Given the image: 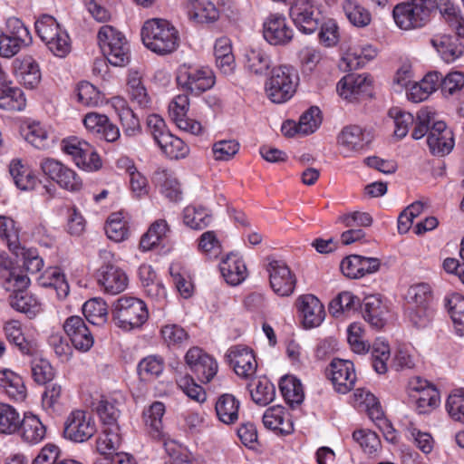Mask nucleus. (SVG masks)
<instances>
[{"instance_id": "7c9ffc66", "label": "nucleus", "mask_w": 464, "mask_h": 464, "mask_svg": "<svg viewBox=\"0 0 464 464\" xmlns=\"http://www.w3.org/2000/svg\"><path fill=\"white\" fill-rule=\"evenodd\" d=\"M26 104L24 92L8 84L5 78L0 81V108L8 111H22Z\"/></svg>"}, {"instance_id": "052dcab7", "label": "nucleus", "mask_w": 464, "mask_h": 464, "mask_svg": "<svg viewBox=\"0 0 464 464\" xmlns=\"http://www.w3.org/2000/svg\"><path fill=\"white\" fill-rule=\"evenodd\" d=\"M322 122L321 111L318 107H311L301 117L298 122L300 134L308 135L314 132Z\"/></svg>"}, {"instance_id": "de8ad7c7", "label": "nucleus", "mask_w": 464, "mask_h": 464, "mask_svg": "<svg viewBox=\"0 0 464 464\" xmlns=\"http://www.w3.org/2000/svg\"><path fill=\"white\" fill-rule=\"evenodd\" d=\"M21 418L11 405L0 402V433L14 434L19 429Z\"/></svg>"}, {"instance_id": "9d476101", "label": "nucleus", "mask_w": 464, "mask_h": 464, "mask_svg": "<svg viewBox=\"0 0 464 464\" xmlns=\"http://www.w3.org/2000/svg\"><path fill=\"white\" fill-rule=\"evenodd\" d=\"M101 258L104 261L98 271V282L103 288V291L111 295L123 292L128 285V276L126 273L111 263L113 254L107 250L100 252Z\"/></svg>"}, {"instance_id": "2eb2a0df", "label": "nucleus", "mask_w": 464, "mask_h": 464, "mask_svg": "<svg viewBox=\"0 0 464 464\" xmlns=\"http://www.w3.org/2000/svg\"><path fill=\"white\" fill-rule=\"evenodd\" d=\"M326 375L336 392L343 394L349 392L356 381L353 363L348 360L334 359L326 368Z\"/></svg>"}, {"instance_id": "412c9836", "label": "nucleus", "mask_w": 464, "mask_h": 464, "mask_svg": "<svg viewBox=\"0 0 464 464\" xmlns=\"http://www.w3.org/2000/svg\"><path fill=\"white\" fill-rule=\"evenodd\" d=\"M299 311L303 315V323L306 328L319 326L325 317L323 304L314 295H304L297 299Z\"/></svg>"}, {"instance_id": "473e14b6", "label": "nucleus", "mask_w": 464, "mask_h": 464, "mask_svg": "<svg viewBox=\"0 0 464 464\" xmlns=\"http://www.w3.org/2000/svg\"><path fill=\"white\" fill-rule=\"evenodd\" d=\"M16 75L22 84L28 89L35 88L41 81L38 63L30 56L24 57L15 67Z\"/></svg>"}, {"instance_id": "8fccbe9b", "label": "nucleus", "mask_w": 464, "mask_h": 464, "mask_svg": "<svg viewBox=\"0 0 464 464\" xmlns=\"http://www.w3.org/2000/svg\"><path fill=\"white\" fill-rule=\"evenodd\" d=\"M169 274L180 295L184 298L191 296L193 285L188 271L179 263H175L169 266Z\"/></svg>"}, {"instance_id": "393cba45", "label": "nucleus", "mask_w": 464, "mask_h": 464, "mask_svg": "<svg viewBox=\"0 0 464 464\" xmlns=\"http://www.w3.org/2000/svg\"><path fill=\"white\" fill-rule=\"evenodd\" d=\"M219 269L226 282L230 285L241 284L246 277V266L241 257L231 253L219 265Z\"/></svg>"}, {"instance_id": "39448f33", "label": "nucleus", "mask_w": 464, "mask_h": 464, "mask_svg": "<svg viewBox=\"0 0 464 464\" xmlns=\"http://www.w3.org/2000/svg\"><path fill=\"white\" fill-rule=\"evenodd\" d=\"M298 82L296 70L291 65L274 67L271 76L266 80L265 92L274 103H283L292 98Z\"/></svg>"}, {"instance_id": "864d4df0", "label": "nucleus", "mask_w": 464, "mask_h": 464, "mask_svg": "<svg viewBox=\"0 0 464 464\" xmlns=\"http://www.w3.org/2000/svg\"><path fill=\"white\" fill-rule=\"evenodd\" d=\"M102 52L107 61L113 66H124L130 60V49L127 40L118 44V45L105 47V50Z\"/></svg>"}, {"instance_id": "c9c22d12", "label": "nucleus", "mask_w": 464, "mask_h": 464, "mask_svg": "<svg viewBox=\"0 0 464 464\" xmlns=\"http://www.w3.org/2000/svg\"><path fill=\"white\" fill-rule=\"evenodd\" d=\"M165 413V406L160 401L153 402L148 410L143 412L146 426L149 432L154 439H160L163 436L162 417Z\"/></svg>"}, {"instance_id": "f3484780", "label": "nucleus", "mask_w": 464, "mask_h": 464, "mask_svg": "<svg viewBox=\"0 0 464 464\" xmlns=\"http://www.w3.org/2000/svg\"><path fill=\"white\" fill-rule=\"evenodd\" d=\"M372 135L358 125L344 127L338 136V143L342 148V153L350 157L361 152L372 141Z\"/></svg>"}, {"instance_id": "f704fd0d", "label": "nucleus", "mask_w": 464, "mask_h": 464, "mask_svg": "<svg viewBox=\"0 0 464 464\" xmlns=\"http://www.w3.org/2000/svg\"><path fill=\"white\" fill-rule=\"evenodd\" d=\"M9 172L14 181L21 190L33 189L37 183V178L30 168L20 160H13L9 166Z\"/></svg>"}, {"instance_id": "f03ea898", "label": "nucleus", "mask_w": 464, "mask_h": 464, "mask_svg": "<svg viewBox=\"0 0 464 464\" xmlns=\"http://www.w3.org/2000/svg\"><path fill=\"white\" fill-rule=\"evenodd\" d=\"M141 40L151 52L165 55L178 48L179 37L177 29L169 21L154 18L144 23Z\"/></svg>"}, {"instance_id": "4468645a", "label": "nucleus", "mask_w": 464, "mask_h": 464, "mask_svg": "<svg viewBox=\"0 0 464 464\" xmlns=\"http://www.w3.org/2000/svg\"><path fill=\"white\" fill-rule=\"evenodd\" d=\"M266 271L271 288L277 295L289 296L294 293L296 278L284 261L269 259Z\"/></svg>"}, {"instance_id": "a211bd4d", "label": "nucleus", "mask_w": 464, "mask_h": 464, "mask_svg": "<svg viewBox=\"0 0 464 464\" xmlns=\"http://www.w3.org/2000/svg\"><path fill=\"white\" fill-rule=\"evenodd\" d=\"M226 357L239 377L248 379L256 371L257 362L253 351L245 345H235L228 349Z\"/></svg>"}, {"instance_id": "603ef678", "label": "nucleus", "mask_w": 464, "mask_h": 464, "mask_svg": "<svg viewBox=\"0 0 464 464\" xmlns=\"http://www.w3.org/2000/svg\"><path fill=\"white\" fill-rule=\"evenodd\" d=\"M41 280L43 285L54 288L60 297H65L69 294V285L65 276L57 267L47 269Z\"/></svg>"}, {"instance_id": "4c0bfd02", "label": "nucleus", "mask_w": 464, "mask_h": 464, "mask_svg": "<svg viewBox=\"0 0 464 464\" xmlns=\"http://www.w3.org/2000/svg\"><path fill=\"white\" fill-rule=\"evenodd\" d=\"M279 387L283 397L291 407L297 406L303 402L304 398L303 386L295 377H283L280 380Z\"/></svg>"}, {"instance_id": "1a4fd4ad", "label": "nucleus", "mask_w": 464, "mask_h": 464, "mask_svg": "<svg viewBox=\"0 0 464 464\" xmlns=\"http://www.w3.org/2000/svg\"><path fill=\"white\" fill-rule=\"evenodd\" d=\"M62 150L70 155L80 169L86 171H96L102 168V160L96 150L89 142L76 137L64 139Z\"/></svg>"}, {"instance_id": "774afa93", "label": "nucleus", "mask_w": 464, "mask_h": 464, "mask_svg": "<svg viewBox=\"0 0 464 464\" xmlns=\"http://www.w3.org/2000/svg\"><path fill=\"white\" fill-rule=\"evenodd\" d=\"M76 96L77 101L84 106H96L101 102L99 91L88 82L77 85Z\"/></svg>"}, {"instance_id": "e433bc0d", "label": "nucleus", "mask_w": 464, "mask_h": 464, "mask_svg": "<svg viewBox=\"0 0 464 464\" xmlns=\"http://www.w3.org/2000/svg\"><path fill=\"white\" fill-rule=\"evenodd\" d=\"M286 413L284 407L275 405L266 409L263 415V423L266 428L272 430H278L281 433H289L291 424L285 419Z\"/></svg>"}, {"instance_id": "c03bdc74", "label": "nucleus", "mask_w": 464, "mask_h": 464, "mask_svg": "<svg viewBox=\"0 0 464 464\" xmlns=\"http://www.w3.org/2000/svg\"><path fill=\"white\" fill-rule=\"evenodd\" d=\"M161 139L162 140L158 145L162 152L169 159L178 160L185 158L188 154L189 150L185 142L170 132L163 135Z\"/></svg>"}, {"instance_id": "b1692460", "label": "nucleus", "mask_w": 464, "mask_h": 464, "mask_svg": "<svg viewBox=\"0 0 464 464\" xmlns=\"http://www.w3.org/2000/svg\"><path fill=\"white\" fill-rule=\"evenodd\" d=\"M18 430L23 441L28 445L39 444L46 435V427L36 415L32 413L24 414Z\"/></svg>"}, {"instance_id": "6e6552de", "label": "nucleus", "mask_w": 464, "mask_h": 464, "mask_svg": "<svg viewBox=\"0 0 464 464\" xmlns=\"http://www.w3.org/2000/svg\"><path fill=\"white\" fill-rule=\"evenodd\" d=\"M177 82L183 91L199 95L214 86L215 75L208 67L198 68L183 64L178 70Z\"/></svg>"}, {"instance_id": "c756f323", "label": "nucleus", "mask_w": 464, "mask_h": 464, "mask_svg": "<svg viewBox=\"0 0 464 464\" xmlns=\"http://www.w3.org/2000/svg\"><path fill=\"white\" fill-rule=\"evenodd\" d=\"M0 389L15 401H23L26 397L22 377L8 369L0 371Z\"/></svg>"}, {"instance_id": "bf43d9fd", "label": "nucleus", "mask_w": 464, "mask_h": 464, "mask_svg": "<svg viewBox=\"0 0 464 464\" xmlns=\"http://www.w3.org/2000/svg\"><path fill=\"white\" fill-rule=\"evenodd\" d=\"M32 376L40 385L48 384L54 377V371L51 363L45 359H34L31 363Z\"/></svg>"}, {"instance_id": "4d7b16f0", "label": "nucleus", "mask_w": 464, "mask_h": 464, "mask_svg": "<svg viewBox=\"0 0 464 464\" xmlns=\"http://www.w3.org/2000/svg\"><path fill=\"white\" fill-rule=\"evenodd\" d=\"M389 115L394 120V134L400 139L404 138L408 134L410 127L416 124L417 121V117L414 118L411 113L402 111L399 108L391 109Z\"/></svg>"}, {"instance_id": "680f3d73", "label": "nucleus", "mask_w": 464, "mask_h": 464, "mask_svg": "<svg viewBox=\"0 0 464 464\" xmlns=\"http://www.w3.org/2000/svg\"><path fill=\"white\" fill-rule=\"evenodd\" d=\"M440 86L444 95H454L464 91V72L454 71L449 72L445 77L441 75Z\"/></svg>"}, {"instance_id": "aec40b11", "label": "nucleus", "mask_w": 464, "mask_h": 464, "mask_svg": "<svg viewBox=\"0 0 464 464\" xmlns=\"http://www.w3.org/2000/svg\"><path fill=\"white\" fill-rule=\"evenodd\" d=\"M85 128L101 140L114 142L120 138L119 128L105 114L89 112L83 119Z\"/></svg>"}, {"instance_id": "49530a36", "label": "nucleus", "mask_w": 464, "mask_h": 464, "mask_svg": "<svg viewBox=\"0 0 464 464\" xmlns=\"http://www.w3.org/2000/svg\"><path fill=\"white\" fill-rule=\"evenodd\" d=\"M85 318L92 324L100 325L107 320V305L102 298H92L82 305Z\"/></svg>"}, {"instance_id": "6e6d98bb", "label": "nucleus", "mask_w": 464, "mask_h": 464, "mask_svg": "<svg viewBox=\"0 0 464 464\" xmlns=\"http://www.w3.org/2000/svg\"><path fill=\"white\" fill-rule=\"evenodd\" d=\"M0 237L6 241L10 251H12L14 255H18V230L14 227V221L5 216H0Z\"/></svg>"}, {"instance_id": "f8f14e48", "label": "nucleus", "mask_w": 464, "mask_h": 464, "mask_svg": "<svg viewBox=\"0 0 464 464\" xmlns=\"http://www.w3.org/2000/svg\"><path fill=\"white\" fill-rule=\"evenodd\" d=\"M40 169L45 176L55 181L62 188L77 192L82 188L81 177L57 160L52 158L42 160Z\"/></svg>"}, {"instance_id": "2f4dec72", "label": "nucleus", "mask_w": 464, "mask_h": 464, "mask_svg": "<svg viewBox=\"0 0 464 464\" xmlns=\"http://www.w3.org/2000/svg\"><path fill=\"white\" fill-rule=\"evenodd\" d=\"M240 402L232 394L225 393L218 397L215 410L218 420L224 424H234L238 420Z\"/></svg>"}, {"instance_id": "a19ab883", "label": "nucleus", "mask_w": 464, "mask_h": 464, "mask_svg": "<svg viewBox=\"0 0 464 464\" xmlns=\"http://www.w3.org/2000/svg\"><path fill=\"white\" fill-rule=\"evenodd\" d=\"M9 304L14 309L27 314L29 317L34 316L40 309L38 300L27 291L11 295Z\"/></svg>"}, {"instance_id": "5701e85b", "label": "nucleus", "mask_w": 464, "mask_h": 464, "mask_svg": "<svg viewBox=\"0 0 464 464\" xmlns=\"http://www.w3.org/2000/svg\"><path fill=\"white\" fill-rule=\"evenodd\" d=\"M416 392L411 397L415 400L416 410L420 414H425L435 409L440 401L439 392L427 381L417 379V383L412 387Z\"/></svg>"}, {"instance_id": "79ce46f5", "label": "nucleus", "mask_w": 464, "mask_h": 464, "mask_svg": "<svg viewBox=\"0 0 464 464\" xmlns=\"http://www.w3.org/2000/svg\"><path fill=\"white\" fill-rule=\"evenodd\" d=\"M184 224L190 228L201 230L208 227L212 221L211 214L204 208L188 206L183 211Z\"/></svg>"}, {"instance_id": "6ab92c4d", "label": "nucleus", "mask_w": 464, "mask_h": 464, "mask_svg": "<svg viewBox=\"0 0 464 464\" xmlns=\"http://www.w3.org/2000/svg\"><path fill=\"white\" fill-rule=\"evenodd\" d=\"M63 329L76 350L87 352L92 347L93 336L82 317L70 316L65 320Z\"/></svg>"}, {"instance_id": "5fc2aeb1", "label": "nucleus", "mask_w": 464, "mask_h": 464, "mask_svg": "<svg viewBox=\"0 0 464 464\" xmlns=\"http://www.w3.org/2000/svg\"><path fill=\"white\" fill-rule=\"evenodd\" d=\"M390 355L389 344L384 340L377 339L372 349V367L377 373L383 374L387 372Z\"/></svg>"}, {"instance_id": "3c124183", "label": "nucleus", "mask_w": 464, "mask_h": 464, "mask_svg": "<svg viewBox=\"0 0 464 464\" xmlns=\"http://www.w3.org/2000/svg\"><path fill=\"white\" fill-rule=\"evenodd\" d=\"M455 329L459 335L464 334V297L459 294H452L446 303Z\"/></svg>"}, {"instance_id": "a878e982", "label": "nucleus", "mask_w": 464, "mask_h": 464, "mask_svg": "<svg viewBox=\"0 0 464 464\" xmlns=\"http://www.w3.org/2000/svg\"><path fill=\"white\" fill-rule=\"evenodd\" d=\"M361 309L364 320L372 327L381 329L384 326L385 319L383 315L386 313V306L378 295L364 297Z\"/></svg>"}, {"instance_id": "72a5a7b5", "label": "nucleus", "mask_w": 464, "mask_h": 464, "mask_svg": "<svg viewBox=\"0 0 464 464\" xmlns=\"http://www.w3.org/2000/svg\"><path fill=\"white\" fill-rule=\"evenodd\" d=\"M271 64L270 56L261 49H250L245 54V68L252 74L266 75Z\"/></svg>"}, {"instance_id": "20e7f679", "label": "nucleus", "mask_w": 464, "mask_h": 464, "mask_svg": "<svg viewBox=\"0 0 464 464\" xmlns=\"http://www.w3.org/2000/svg\"><path fill=\"white\" fill-rule=\"evenodd\" d=\"M435 7V0H411L398 4L393 8L392 15L399 28L412 30L424 26Z\"/></svg>"}, {"instance_id": "37998d69", "label": "nucleus", "mask_w": 464, "mask_h": 464, "mask_svg": "<svg viewBox=\"0 0 464 464\" xmlns=\"http://www.w3.org/2000/svg\"><path fill=\"white\" fill-rule=\"evenodd\" d=\"M128 91L130 101L136 103L140 109L150 107V98L146 88L141 82V78L137 72H130L128 77Z\"/></svg>"}, {"instance_id": "0e129e2a", "label": "nucleus", "mask_w": 464, "mask_h": 464, "mask_svg": "<svg viewBox=\"0 0 464 464\" xmlns=\"http://www.w3.org/2000/svg\"><path fill=\"white\" fill-rule=\"evenodd\" d=\"M98 43L102 51L105 50V47H111L112 45H118L121 42L127 40L121 32L114 28L111 25H102L98 32Z\"/></svg>"}, {"instance_id": "cd10ccee", "label": "nucleus", "mask_w": 464, "mask_h": 464, "mask_svg": "<svg viewBox=\"0 0 464 464\" xmlns=\"http://www.w3.org/2000/svg\"><path fill=\"white\" fill-rule=\"evenodd\" d=\"M441 81V73L430 72L419 82H414L408 92V98L413 102L426 100L430 94L437 90Z\"/></svg>"}, {"instance_id": "ea45409f", "label": "nucleus", "mask_w": 464, "mask_h": 464, "mask_svg": "<svg viewBox=\"0 0 464 464\" xmlns=\"http://www.w3.org/2000/svg\"><path fill=\"white\" fill-rule=\"evenodd\" d=\"M119 425L104 426L102 434L97 439V450L102 454H111V451L118 450L121 444Z\"/></svg>"}, {"instance_id": "58836bf2", "label": "nucleus", "mask_w": 464, "mask_h": 464, "mask_svg": "<svg viewBox=\"0 0 464 464\" xmlns=\"http://www.w3.org/2000/svg\"><path fill=\"white\" fill-rule=\"evenodd\" d=\"M248 388L253 401L257 405L266 406L275 399V386L266 378L254 381L248 385Z\"/></svg>"}, {"instance_id": "dca6fc26", "label": "nucleus", "mask_w": 464, "mask_h": 464, "mask_svg": "<svg viewBox=\"0 0 464 464\" xmlns=\"http://www.w3.org/2000/svg\"><path fill=\"white\" fill-rule=\"evenodd\" d=\"M264 38L272 45H285L294 36L286 18L280 14H271L263 24Z\"/></svg>"}, {"instance_id": "ddd939ff", "label": "nucleus", "mask_w": 464, "mask_h": 464, "mask_svg": "<svg viewBox=\"0 0 464 464\" xmlns=\"http://www.w3.org/2000/svg\"><path fill=\"white\" fill-rule=\"evenodd\" d=\"M96 432L95 421L92 414L76 410L72 411L64 422V438L73 442H84Z\"/></svg>"}, {"instance_id": "13d9d810", "label": "nucleus", "mask_w": 464, "mask_h": 464, "mask_svg": "<svg viewBox=\"0 0 464 464\" xmlns=\"http://www.w3.org/2000/svg\"><path fill=\"white\" fill-rule=\"evenodd\" d=\"M360 304V299L353 293L345 291L338 295L329 304V311L333 315L339 313L355 310Z\"/></svg>"}, {"instance_id": "9b49d317", "label": "nucleus", "mask_w": 464, "mask_h": 464, "mask_svg": "<svg viewBox=\"0 0 464 464\" xmlns=\"http://www.w3.org/2000/svg\"><path fill=\"white\" fill-rule=\"evenodd\" d=\"M290 15L297 29L306 34L314 33L324 20L314 0H297L290 9Z\"/></svg>"}, {"instance_id": "7ed1b4c3", "label": "nucleus", "mask_w": 464, "mask_h": 464, "mask_svg": "<svg viewBox=\"0 0 464 464\" xmlns=\"http://www.w3.org/2000/svg\"><path fill=\"white\" fill-rule=\"evenodd\" d=\"M445 20L456 36L447 34H436L431 44L446 63H452L464 53V44L459 38L464 37V17L459 14L448 13Z\"/></svg>"}, {"instance_id": "e2e57ef3", "label": "nucleus", "mask_w": 464, "mask_h": 464, "mask_svg": "<svg viewBox=\"0 0 464 464\" xmlns=\"http://www.w3.org/2000/svg\"><path fill=\"white\" fill-rule=\"evenodd\" d=\"M25 140L37 149L43 150L49 147L48 131L39 122L28 125Z\"/></svg>"}, {"instance_id": "a18cd8bd", "label": "nucleus", "mask_w": 464, "mask_h": 464, "mask_svg": "<svg viewBox=\"0 0 464 464\" xmlns=\"http://www.w3.org/2000/svg\"><path fill=\"white\" fill-rule=\"evenodd\" d=\"M406 300L410 306L430 307L431 287L425 283L411 285L407 291Z\"/></svg>"}, {"instance_id": "bb28decb", "label": "nucleus", "mask_w": 464, "mask_h": 464, "mask_svg": "<svg viewBox=\"0 0 464 464\" xmlns=\"http://www.w3.org/2000/svg\"><path fill=\"white\" fill-rule=\"evenodd\" d=\"M188 15L196 23H213L219 17V11L208 0H187Z\"/></svg>"}, {"instance_id": "c85d7f7f", "label": "nucleus", "mask_w": 464, "mask_h": 464, "mask_svg": "<svg viewBox=\"0 0 464 464\" xmlns=\"http://www.w3.org/2000/svg\"><path fill=\"white\" fill-rule=\"evenodd\" d=\"M6 339L14 343L23 354L31 355L36 351L34 342L25 338L22 324L17 320L7 321L4 325Z\"/></svg>"}, {"instance_id": "338daca9", "label": "nucleus", "mask_w": 464, "mask_h": 464, "mask_svg": "<svg viewBox=\"0 0 464 464\" xmlns=\"http://www.w3.org/2000/svg\"><path fill=\"white\" fill-rule=\"evenodd\" d=\"M355 395L357 400L365 406V410L372 420H382L383 411L377 398L372 393L358 391Z\"/></svg>"}, {"instance_id": "423d86ee", "label": "nucleus", "mask_w": 464, "mask_h": 464, "mask_svg": "<svg viewBox=\"0 0 464 464\" xmlns=\"http://www.w3.org/2000/svg\"><path fill=\"white\" fill-rule=\"evenodd\" d=\"M112 316L117 326L130 331L143 325L148 320L149 312L142 300L121 296L113 304Z\"/></svg>"}, {"instance_id": "09e8293b", "label": "nucleus", "mask_w": 464, "mask_h": 464, "mask_svg": "<svg viewBox=\"0 0 464 464\" xmlns=\"http://www.w3.org/2000/svg\"><path fill=\"white\" fill-rule=\"evenodd\" d=\"M343 9L348 20L354 26L364 27L371 23L370 12L354 1L345 0L343 4Z\"/></svg>"}, {"instance_id": "69168bd1", "label": "nucleus", "mask_w": 464, "mask_h": 464, "mask_svg": "<svg viewBox=\"0 0 464 464\" xmlns=\"http://www.w3.org/2000/svg\"><path fill=\"white\" fill-rule=\"evenodd\" d=\"M446 408L453 420L464 423V389L455 390L448 397Z\"/></svg>"}, {"instance_id": "4be33fe9", "label": "nucleus", "mask_w": 464, "mask_h": 464, "mask_svg": "<svg viewBox=\"0 0 464 464\" xmlns=\"http://www.w3.org/2000/svg\"><path fill=\"white\" fill-rule=\"evenodd\" d=\"M370 85L371 81L363 74H347L339 81L336 90L343 99L354 102L368 91Z\"/></svg>"}, {"instance_id": "0eeeda50", "label": "nucleus", "mask_w": 464, "mask_h": 464, "mask_svg": "<svg viewBox=\"0 0 464 464\" xmlns=\"http://www.w3.org/2000/svg\"><path fill=\"white\" fill-rule=\"evenodd\" d=\"M35 31L48 49L57 57L66 56L70 50V39L66 31L60 28L55 18L43 14L35 22Z\"/></svg>"}, {"instance_id": "f257e3e1", "label": "nucleus", "mask_w": 464, "mask_h": 464, "mask_svg": "<svg viewBox=\"0 0 464 464\" xmlns=\"http://www.w3.org/2000/svg\"><path fill=\"white\" fill-rule=\"evenodd\" d=\"M427 135V144L432 155L443 157L454 148V136L450 129L442 121H436L434 113L428 108L420 109L417 113L416 126L411 137L420 140Z\"/></svg>"}]
</instances>
